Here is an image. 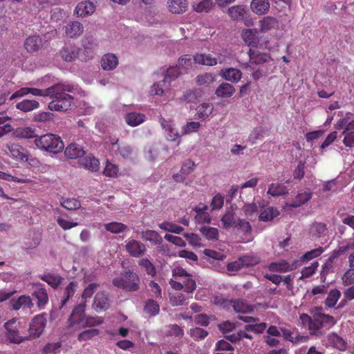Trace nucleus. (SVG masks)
Returning <instances> with one entry per match:
<instances>
[{"label": "nucleus", "mask_w": 354, "mask_h": 354, "mask_svg": "<svg viewBox=\"0 0 354 354\" xmlns=\"http://www.w3.org/2000/svg\"><path fill=\"white\" fill-rule=\"evenodd\" d=\"M74 86L59 83L46 89L28 88V94L35 96H49L53 100L49 102L48 108L54 111H66L71 107L73 97L69 93H73Z\"/></svg>", "instance_id": "nucleus-1"}, {"label": "nucleus", "mask_w": 354, "mask_h": 354, "mask_svg": "<svg viewBox=\"0 0 354 354\" xmlns=\"http://www.w3.org/2000/svg\"><path fill=\"white\" fill-rule=\"evenodd\" d=\"M113 285L129 292H136L140 289V278L133 270H125L119 277L112 281Z\"/></svg>", "instance_id": "nucleus-2"}, {"label": "nucleus", "mask_w": 354, "mask_h": 354, "mask_svg": "<svg viewBox=\"0 0 354 354\" xmlns=\"http://www.w3.org/2000/svg\"><path fill=\"white\" fill-rule=\"evenodd\" d=\"M336 323L335 318L329 315L317 311L313 316V321L309 326L310 333L316 337H321L325 331L330 328Z\"/></svg>", "instance_id": "nucleus-3"}, {"label": "nucleus", "mask_w": 354, "mask_h": 354, "mask_svg": "<svg viewBox=\"0 0 354 354\" xmlns=\"http://www.w3.org/2000/svg\"><path fill=\"white\" fill-rule=\"evenodd\" d=\"M35 144L39 149L55 154L62 151L64 149L61 138L53 133H47L36 138Z\"/></svg>", "instance_id": "nucleus-4"}, {"label": "nucleus", "mask_w": 354, "mask_h": 354, "mask_svg": "<svg viewBox=\"0 0 354 354\" xmlns=\"http://www.w3.org/2000/svg\"><path fill=\"white\" fill-rule=\"evenodd\" d=\"M4 327L6 330V337L10 342L18 344L28 339L19 335V323L16 319H12L5 323Z\"/></svg>", "instance_id": "nucleus-5"}, {"label": "nucleus", "mask_w": 354, "mask_h": 354, "mask_svg": "<svg viewBox=\"0 0 354 354\" xmlns=\"http://www.w3.org/2000/svg\"><path fill=\"white\" fill-rule=\"evenodd\" d=\"M32 288V297L36 301L37 306L40 310L44 309L49 300L44 285L36 283L33 284Z\"/></svg>", "instance_id": "nucleus-6"}, {"label": "nucleus", "mask_w": 354, "mask_h": 354, "mask_svg": "<svg viewBox=\"0 0 354 354\" xmlns=\"http://www.w3.org/2000/svg\"><path fill=\"white\" fill-rule=\"evenodd\" d=\"M353 251L348 256V264L350 268H354V241H346L342 242L339 245L337 249L334 250L328 258V260L330 262L342 254H344L346 252L348 251Z\"/></svg>", "instance_id": "nucleus-7"}, {"label": "nucleus", "mask_w": 354, "mask_h": 354, "mask_svg": "<svg viewBox=\"0 0 354 354\" xmlns=\"http://www.w3.org/2000/svg\"><path fill=\"white\" fill-rule=\"evenodd\" d=\"M125 250L132 257L140 258L142 257L147 248L145 245L140 241L136 239H128L125 241Z\"/></svg>", "instance_id": "nucleus-8"}, {"label": "nucleus", "mask_w": 354, "mask_h": 354, "mask_svg": "<svg viewBox=\"0 0 354 354\" xmlns=\"http://www.w3.org/2000/svg\"><path fill=\"white\" fill-rule=\"evenodd\" d=\"M46 313L36 315L32 320L29 326L30 336L33 338L39 337L46 325Z\"/></svg>", "instance_id": "nucleus-9"}, {"label": "nucleus", "mask_w": 354, "mask_h": 354, "mask_svg": "<svg viewBox=\"0 0 354 354\" xmlns=\"http://www.w3.org/2000/svg\"><path fill=\"white\" fill-rule=\"evenodd\" d=\"M80 48L74 44H65L59 50L61 57L66 62L75 61L79 55Z\"/></svg>", "instance_id": "nucleus-10"}, {"label": "nucleus", "mask_w": 354, "mask_h": 354, "mask_svg": "<svg viewBox=\"0 0 354 354\" xmlns=\"http://www.w3.org/2000/svg\"><path fill=\"white\" fill-rule=\"evenodd\" d=\"M160 123L162 128L165 130L166 138L169 141H174L179 137L177 129L171 120H167L163 118H160Z\"/></svg>", "instance_id": "nucleus-11"}, {"label": "nucleus", "mask_w": 354, "mask_h": 354, "mask_svg": "<svg viewBox=\"0 0 354 354\" xmlns=\"http://www.w3.org/2000/svg\"><path fill=\"white\" fill-rule=\"evenodd\" d=\"M95 5L93 1H84L77 3L75 12L78 17H85L92 15L95 10Z\"/></svg>", "instance_id": "nucleus-12"}, {"label": "nucleus", "mask_w": 354, "mask_h": 354, "mask_svg": "<svg viewBox=\"0 0 354 354\" xmlns=\"http://www.w3.org/2000/svg\"><path fill=\"white\" fill-rule=\"evenodd\" d=\"M65 34L69 38L80 37L84 32L83 25L77 21H71L64 26Z\"/></svg>", "instance_id": "nucleus-13"}, {"label": "nucleus", "mask_w": 354, "mask_h": 354, "mask_svg": "<svg viewBox=\"0 0 354 354\" xmlns=\"http://www.w3.org/2000/svg\"><path fill=\"white\" fill-rule=\"evenodd\" d=\"M248 54L250 57V63L257 65L266 63L270 59V56L269 54L261 53L258 49L250 48L248 50Z\"/></svg>", "instance_id": "nucleus-14"}, {"label": "nucleus", "mask_w": 354, "mask_h": 354, "mask_svg": "<svg viewBox=\"0 0 354 354\" xmlns=\"http://www.w3.org/2000/svg\"><path fill=\"white\" fill-rule=\"evenodd\" d=\"M6 147L8 149L10 154L13 158L19 160H28L25 149L21 145L15 143H8Z\"/></svg>", "instance_id": "nucleus-15"}, {"label": "nucleus", "mask_w": 354, "mask_h": 354, "mask_svg": "<svg viewBox=\"0 0 354 354\" xmlns=\"http://www.w3.org/2000/svg\"><path fill=\"white\" fill-rule=\"evenodd\" d=\"M86 153L83 147L76 143H71L64 151L65 156L70 159L82 158Z\"/></svg>", "instance_id": "nucleus-16"}, {"label": "nucleus", "mask_w": 354, "mask_h": 354, "mask_svg": "<svg viewBox=\"0 0 354 354\" xmlns=\"http://www.w3.org/2000/svg\"><path fill=\"white\" fill-rule=\"evenodd\" d=\"M296 267L295 262L289 264L286 261L283 260L279 262L271 263L268 266V269L271 272H286L296 269Z\"/></svg>", "instance_id": "nucleus-17"}, {"label": "nucleus", "mask_w": 354, "mask_h": 354, "mask_svg": "<svg viewBox=\"0 0 354 354\" xmlns=\"http://www.w3.org/2000/svg\"><path fill=\"white\" fill-rule=\"evenodd\" d=\"M85 305L80 304L73 309L68 319V321L72 324H82L85 319Z\"/></svg>", "instance_id": "nucleus-18"}, {"label": "nucleus", "mask_w": 354, "mask_h": 354, "mask_svg": "<svg viewBox=\"0 0 354 354\" xmlns=\"http://www.w3.org/2000/svg\"><path fill=\"white\" fill-rule=\"evenodd\" d=\"M251 10L258 15H262L267 13L270 9L268 0H252L250 3Z\"/></svg>", "instance_id": "nucleus-19"}, {"label": "nucleus", "mask_w": 354, "mask_h": 354, "mask_svg": "<svg viewBox=\"0 0 354 354\" xmlns=\"http://www.w3.org/2000/svg\"><path fill=\"white\" fill-rule=\"evenodd\" d=\"M79 162L82 167L92 172L97 171L99 170V160L91 155L80 159Z\"/></svg>", "instance_id": "nucleus-20"}, {"label": "nucleus", "mask_w": 354, "mask_h": 354, "mask_svg": "<svg viewBox=\"0 0 354 354\" xmlns=\"http://www.w3.org/2000/svg\"><path fill=\"white\" fill-rule=\"evenodd\" d=\"M257 263H258V260L256 258L250 256H243L239 259V262H235L233 263L228 264L227 269L228 270L232 271L238 270L239 269H240L241 265L242 266H245L248 267L250 266L256 265Z\"/></svg>", "instance_id": "nucleus-21"}, {"label": "nucleus", "mask_w": 354, "mask_h": 354, "mask_svg": "<svg viewBox=\"0 0 354 354\" xmlns=\"http://www.w3.org/2000/svg\"><path fill=\"white\" fill-rule=\"evenodd\" d=\"M241 37L248 46H256L259 42L258 30L256 28L243 30Z\"/></svg>", "instance_id": "nucleus-22"}, {"label": "nucleus", "mask_w": 354, "mask_h": 354, "mask_svg": "<svg viewBox=\"0 0 354 354\" xmlns=\"http://www.w3.org/2000/svg\"><path fill=\"white\" fill-rule=\"evenodd\" d=\"M187 0H169L167 2L169 10L173 14H182L187 9Z\"/></svg>", "instance_id": "nucleus-23"}, {"label": "nucleus", "mask_w": 354, "mask_h": 354, "mask_svg": "<svg viewBox=\"0 0 354 354\" xmlns=\"http://www.w3.org/2000/svg\"><path fill=\"white\" fill-rule=\"evenodd\" d=\"M101 66L105 71H113L118 64V59L112 53L105 54L101 59Z\"/></svg>", "instance_id": "nucleus-24"}, {"label": "nucleus", "mask_w": 354, "mask_h": 354, "mask_svg": "<svg viewBox=\"0 0 354 354\" xmlns=\"http://www.w3.org/2000/svg\"><path fill=\"white\" fill-rule=\"evenodd\" d=\"M246 6L243 5L233 6L228 8L227 14L234 21L243 20L246 15Z\"/></svg>", "instance_id": "nucleus-25"}, {"label": "nucleus", "mask_w": 354, "mask_h": 354, "mask_svg": "<svg viewBox=\"0 0 354 354\" xmlns=\"http://www.w3.org/2000/svg\"><path fill=\"white\" fill-rule=\"evenodd\" d=\"M42 46V40L39 36H30L24 42V47L28 53H35Z\"/></svg>", "instance_id": "nucleus-26"}, {"label": "nucleus", "mask_w": 354, "mask_h": 354, "mask_svg": "<svg viewBox=\"0 0 354 354\" xmlns=\"http://www.w3.org/2000/svg\"><path fill=\"white\" fill-rule=\"evenodd\" d=\"M39 277L54 289L57 288L64 279L60 275L53 273L40 274Z\"/></svg>", "instance_id": "nucleus-27"}, {"label": "nucleus", "mask_w": 354, "mask_h": 354, "mask_svg": "<svg viewBox=\"0 0 354 354\" xmlns=\"http://www.w3.org/2000/svg\"><path fill=\"white\" fill-rule=\"evenodd\" d=\"M312 197V193L310 191L299 192L295 199L287 204L290 207H298L307 203Z\"/></svg>", "instance_id": "nucleus-28"}, {"label": "nucleus", "mask_w": 354, "mask_h": 354, "mask_svg": "<svg viewBox=\"0 0 354 354\" xmlns=\"http://www.w3.org/2000/svg\"><path fill=\"white\" fill-rule=\"evenodd\" d=\"M93 306L100 310H106L109 307V299L105 292H101L96 294Z\"/></svg>", "instance_id": "nucleus-29"}, {"label": "nucleus", "mask_w": 354, "mask_h": 354, "mask_svg": "<svg viewBox=\"0 0 354 354\" xmlns=\"http://www.w3.org/2000/svg\"><path fill=\"white\" fill-rule=\"evenodd\" d=\"M145 115L140 113L131 112L125 116V122L131 127H136L144 122Z\"/></svg>", "instance_id": "nucleus-30"}, {"label": "nucleus", "mask_w": 354, "mask_h": 354, "mask_svg": "<svg viewBox=\"0 0 354 354\" xmlns=\"http://www.w3.org/2000/svg\"><path fill=\"white\" fill-rule=\"evenodd\" d=\"M84 52L88 54V59L93 57L92 50L97 47L95 39L93 36H85L82 41Z\"/></svg>", "instance_id": "nucleus-31"}, {"label": "nucleus", "mask_w": 354, "mask_h": 354, "mask_svg": "<svg viewBox=\"0 0 354 354\" xmlns=\"http://www.w3.org/2000/svg\"><path fill=\"white\" fill-rule=\"evenodd\" d=\"M310 233L316 237H322L327 235L326 225L322 222H314L310 225Z\"/></svg>", "instance_id": "nucleus-32"}, {"label": "nucleus", "mask_w": 354, "mask_h": 354, "mask_svg": "<svg viewBox=\"0 0 354 354\" xmlns=\"http://www.w3.org/2000/svg\"><path fill=\"white\" fill-rule=\"evenodd\" d=\"M235 92L234 87L226 82L221 83L216 88L215 94L220 97H231Z\"/></svg>", "instance_id": "nucleus-33"}, {"label": "nucleus", "mask_w": 354, "mask_h": 354, "mask_svg": "<svg viewBox=\"0 0 354 354\" xmlns=\"http://www.w3.org/2000/svg\"><path fill=\"white\" fill-rule=\"evenodd\" d=\"M214 106L211 103H203L198 105L196 109L198 118L203 120L207 119L212 113Z\"/></svg>", "instance_id": "nucleus-34"}, {"label": "nucleus", "mask_w": 354, "mask_h": 354, "mask_svg": "<svg viewBox=\"0 0 354 354\" xmlns=\"http://www.w3.org/2000/svg\"><path fill=\"white\" fill-rule=\"evenodd\" d=\"M242 76V73L239 69L229 68L223 71V77L226 80L232 82H238Z\"/></svg>", "instance_id": "nucleus-35"}, {"label": "nucleus", "mask_w": 354, "mask_h": 354, "mask_svg": "<svg viewBox=\"0 0 354 354\" xmlns=\"http://www.w3.org/2000/svg\"><path fill=\"white\" fill-rule=\"evenodd\" d=\"M170 83L168 80L163 79L160 82H157L151 86V92L153 95H162L165 91L169 90Z\"/></svg>", "instance_id": "nucleus-36"}, {"label": "nucleus", "mask_w": 354, "mask_h": 354, "mask_svg": "<svg viewBox=\"0 0 354 354\" xmlns=\"http://www.w3.org/2000/svg\"><path fill=\"white\" fill-rule=\"evenodd\" d=\"M268 194L272 196H280L288 194L287 187L281 183H272L269 185Z\"/></svg>", "instance_id": "nucleus-37"}, {"label": "nucleus", "mask_w": 354, "mask_h": 354, "mask_svg": "<svg viewBox=\"0 0 354 354\" xmlns=\"http://www.w3.org/2000/svg\"><path fill=\"white\" fill-rule=\"evenodd\" d=\"M142 238L153 245H159L162 242L161 236L154 230H146L142 232Z\"/></svg>", "instance_id": "nucleus-38"}, {"label": "nucleus", "mask_w": 354, "mask_h": 354, "mask_svg": "<svg viewBox=\"0 0 354 354\" xmlns=\"http://www.w3.org/2000/svg\"><path fill=\"white\" fill-rule=\"evenodd\" d=\"M232 308L238 313H247L253 310V307L242 299H233Z\"/></svg>", "instance_id": "nucleus-39"}, {"label": "nucleus", "mask_w": 354, "mask_h": 354, "mask_svg": "<svg viewBox=\"0 0 354 354\" xmlns=\"http://www.w3.org/2000/svg\"><path fill=\"white\" fill-rule=\"evenodd\" d=\"M200 232L209 241H217L218 239V230L217 228L202 226L199 229Z\"/></svg>", "instance_id": "nucleus-40"}, {"label": "nucleus", "mask_w": 354, "mask_h": 354, "mask_svg": "<svg viewBox=\"0 0 354 354\" xmlns=\"http://www.w3.org/2000/svg\"><path fill=\"white\" fill-rule=\"evenodd\" d=\"M194 62L195 63L207 65V66H214L217 64V59L212 57L209 55L205 54H197L194 57Z\"/></svg>", "instance_id": "nucleus-41"}, {"label": "nucleus", "mask_w": 354, "mask_h": 354, "mask_svg": "<svg viewBox=\"0 0 354 354\" xmlns=\"http://www.w3.org/2000/svg\"><path fill=\"white\" fill-rule=\"evenodd\" d=\"M213 0H202L193 4L194 10L197 12H209L214 6Z\"/></svg>", "instance_id": "nucleus-42"}, {"label": "nucleus", "mask_w": 354, "mask_h": 354, "mask_svg": "<svg viewBox=\"0 0 354 354\" xmlns=\"http://www.w3.org/2000/svg\"><path fill=\"white\" fill-rule=\"evenodd\" d=\"M14 135L17 138H37L35 130L30 127H21L17 128L15 132Z\"/></svg>", "instance_id": "nucleus-43"}, {"label": "nucleus", "mask_w": 354, "mask_h": 354, "mask_svg": "<svg viewBox=\"0 0 354 354\" xmlns=\"http://www.w3.org/2000/svg\"><path fill=\"white\" fill-rule=\"evenodd\" d=\"M221 222L223 224V227L225 229L235 226L237 222L235 221V213L232 209H229L226 211L225 214L221 218Z\"/></svg>", "instance_id": "nucleus-44"}, {"label": "nucleus", "mask_w": 354, "mask_h": 354, "mask_svg": "<svg viewBox=\"0 0 354 354\" xmlns=\"http://www.w3.org/2000/svg\"><path fill=\"white\" fill-rule=\"evenodd\" d=\"M138 266L143 269L148 275L153 277L156 274V269L154 265L147 258L140 259L138 261Z\"/></svg>", "instance_id": "nucleus-45"}, {"label": "nucleus", "mask_w": 354, "mask_h": 354, "mask_svg": "<svg viewBox=\"0 0 354 354\" xmlns=\"http://www.w3.org/2000/svg\"><path fill=\"white\" fill-rule=\"evenodd\" d=\"M60 204L68 210H75L81 207L80 201L74 198H62Z\"/></svg>", "instance_id": "nucleus-46"}, {"label": "nucleus", "mask_w": 354, "mask_h": 354, "mask_svg": "<svg viewBox=\"0 0 354 354\" xmlns=\"http://www.w3.org/2000/svg\"><path fill=\"white\" fill-rule=\"evenodd\" d=\"M39 106V102L36 100H24L16 105V108L24 112H28L37 109Z\"/></svg>", "instance_id": "nucleus-47"}, {"label": "nucleus", "mask_w": 354, "mask_h": 354, "mask_svg": "<svg viewBox=\"0 0 354 354\" xmlns=\"http://www.w3.org/2000/svg\"><path fill=\"white\" fill-rule=\"evenodd\" d=\"M341 297V292L337 289L330 290L325 300V306L328 308H333Z\"/></svg>", "instance_id": "nucleus-48"}, {"label": "nucleus", "mask_w": 354, "mask_h": 354, "mask_svg": "<svg viewBox=\"0 0 354 354\" xmlns=\"http://www.w3.org/2000/svg\"><path fill=\"white\" fill-rule=\"evenodd\" d=\"M279 211L274 207H268L262 211L259 216V220L265 222L270 221L279 215Z\"/></svg>", "instance_id": "nucleus-49"}, {"label": "nucleus", "mask_w": 354, "mask_h": 354, "mask_svg": "<svg viewBox=\"0 0 354 354\" xmlns=\"http://www.w3.org/2000/svg\"><path fill=\"white\" fill-rule=\"evenodd\" d=\"M266 133V129L262 127L254 128L250 133L248 140L252 145L255 144L257 140L262 139Z\"/></svg>", "instance_id": "nucleus-50"}, {"label": "nucleus", "mask_w": 354, "mask_h": 354, "mask_svg": "<svg viewBox=\"0 0 354 354\" xmlns=\"http://www.w3.org/2000/svg\"><path fill=\"white\" fill-rule=\"evenodd\" d=\"M234 227L237 228L238 230L243 232L245 239H247L246 241L250 240V238H248V236L250 235L252 232V227L249 222L246 221L244 219H239Z\"/></svg>", "instance_id": "nucleus-51"}, {"label": "nucleus", "mask_w": 354, "mask_h": 354, "mask_svg": "<svg viewBox=\"0 0 354 354\" xmlns=\"http://www.w3.org/2000/svg\"><path fill=\"white\" fill-rule=\"evenodd\" d=\"M77 283L75 281H71L65 288L64 292V297L61 301L60 308L66 305L68 299L72 297L75 294V287L76 286Z\"/></svg>", "instance_id": "nucleus-52"}, {"label": "nucleus", "mask_w": 354, "mask_h": 354, "mask_svg": "<svg viewBox=\"0 0 354 354\" xmlns=\"http://www.w3.org/2000/svg\"><path fill=\"white\" fill-rule=\"evenodd\" d=\"M158 225L160 229L164 230L165 231L170 232L177 234H180L184 230L183 227L168 221L162 222Z\"/></svg>", "instance_id": "nucleus-53"}, {"label": "nucleus", "mask_w": 354, "mask_h": 354, "mask_svg": "<svg viewBox=\"0 0 354 354\" xmlns=\"http://www.w3.org/2000/svg\"><path fill=\"white\" fill-rule=\"evenodd\" d=\"M144 310L151 316H155L160 311L159 304L153 299H148L144 307Z\"/></svg>", "instance_id": "nucleus-54"}, {"label": "nucleus", "mask_w": 354, "mask_h": 354, "mask_svg": "<svg viewBox=\"0 0 354 354\" xmlns=\"http://www.w3.org/2000/svg\"><path fill=\"white\" fill-rule=\"evenodd\" d=\"M104 228L106 231L114 234H119L120 232H123L127 228V226L122 223L111 222L105 224Z\"/></svg>", "instance_id": "nucleus-55"}, {"label": "nucleus", "mask_w": 354, "mask_h": 354, "mask_svg": "<svg viewBox=\"0 0 354 354\" xmlns=\"http://www.w3.org/2000/svg\"><path fill=\"white\" fill-rule=\"evenodd\" d=\"M201 96V91L198 89L189 90L184 93L180 100L187 103L195 102Z\"/></svg>", "instance_id": "nucleus-56"}, {"label": "nucleus", "mask_w": 354, "mask_h": 354, "mask_svg": "<svg viewBox=\"0 0 354 354\" xmlns=\"http://www.w3.org/2000/svg\"><path fill=\"white\" fill-rule=\"evenodd\" d=\"M260 24L261 30L263 32H266L277 26V21L274 17H267L263 18V19L260 21Z\"/></svg>", "instance_id": "nucleus-57"}, {"label": "nucleus", "mask_w": 354, "mask_h": 354, "mask_svg": "<svg viewBox=\"0 0 354 354\" xmlns=\"http://www.w3.org/2000/svg\"><path fill=\"white\" fill-rule=\"evenodd\" d=\"M189 334L194 340L200 341L204 339L208 335V332L203 328L196 327L191 328Z\"/></svg>", "instance_id": "nucleus-58"}, {"label": "nucleus", "mask_w": 354, "mask_h": 354, "mask_svg": "<svg viewBox=\"0 0 354 354\" xmlns=\"http://www.w3.org/2000/svg\"><path fill=\"white\" fill-rule=\"evenodd\" d=\"M183 283L184 291L187 293H192L196 288V281L189 275L185 279H180Z\"/></svg>", "instance_id": "nucleus-59"}, {"label": "nucleus", "mask_w": 354, "mask_h": 354, "mask_svg": "<svg viewBox=\"0 0 354 354\" xmlns=\"http://www.w3.org/2000/svg\"><path fill=\"white\" fill-rule=\"evenodd\" d=\"M100 330L98 329L92 328L85 330L78 335L77 339L79 341H86L91 339L95 336L98 335Z\"/></svg>", "instance_id": "nucleus-60"}, {"label": "nucleus", "mask_w": 354, "mask_h": 354, "mask_svg": "<svg viewBox=\"0 0 354 354\" xmlns=\"http://www.w3.org/2000/svg\"><path fill=\"white\" fill-rule=\"evenodd\" d=\"M214 81V76L210 73H204L196 77V82L198 85L208 86Z\"/></svg>", "instance_id": "nucleus-61"}, {"label": "nucleus", "mask_w": 354, "mask_h": 354, "mask_svg": "<svg viewBox=\"0 0 354 354\" xmlns=\"http://www.w3.org/2000/svg\"><path fill=\"white\" fill-rule=\"evenodd\" d=\"M180 73L178 66H170L166 71L164 79L171 83V81L176 80L180 75Z\"/></svg>", "instance_id": "nucleus-62"}, {"label": "nucleus", "mask_w": 354, "mask_h": 354, "mask_svg": "<svg viewBox=\"0 0 354 354\" xmlns=\"http://www.w3.org/2000/svg\"><path fill=\"white\" fill-rule=\"evenodd\" d=\"M342 283L344 286L354 284V268H350L342 276Z\"/></svg>", "instance_id": "nucleus-63"}, {"label": "nucleus", "mask_w": 354, "mask_h": 354, "mask_svg": "<svg viewBox=\"0 0 354 354\" xmlns=\"http://www.w3.org/2000/svg\"><path fill=\"white\" fill-rule=\"evenodd\" d=\"M342 134L344 135L343 139L344 145L349 148L354 147V131H343Z\"/></svg>", "instance_id": "nucleus-64"}]
</instances>
